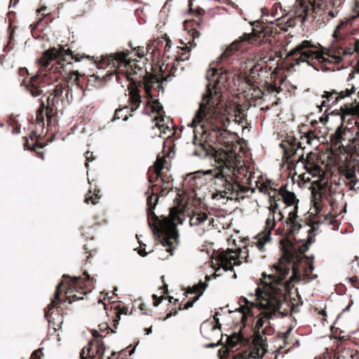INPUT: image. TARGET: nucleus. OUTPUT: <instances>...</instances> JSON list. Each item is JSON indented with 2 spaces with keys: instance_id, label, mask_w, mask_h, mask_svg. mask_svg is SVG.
Listing matches in <instances>:
<instances>
[{
  "instance_id": "34",
  "label": "nucleus",
  "mask_w": 359,
  "mask_h": 359,
  "mask_svg": "<svg viewBox=\"0 0 359 359\" xmlns=\"http://www.w3.org/2000/svg\"><path fill=\"white\" fill-rule=\"evenodd\" d=\"M121 111H122V109H116L115 111L114 118H112L111 121H114L115 120L120 119L121 118L120 113Z\"/></svg>"
},
{
  "instance_id": "41",
  "label": "nucleus",
  "mask_w": 359,
  "mask_h": 359,
  "mask_svg": "<svg viewBox=\"0 0 359 359\" xmlns=\"http://www.w3.org/2000/svg\"><path fill=\"white\" fill-rule=\"evenodd\" d=\"M218 344H209L205 346L206 348H214L217 346Z\"/></svg>"
},
{
  "instance_id": "53",
  "label": "nucleus",
  "mask_w": 359,
  "mask_h": 359,
  "mask_svg": "<svg viewBox=\"0 0 359 359\" xmlns=\"http://www.w3.org/2000/svg\"><path fill=\"white\" fill-rule=\"evenodd\" d=\"M337 29H335V30H334V32L333 36H334V37H337Z\"/></svg>"
},
{
  "instance_id": "51",
  "label": "nucleus",
  "mask_w": 359,
  "mask_h": 359,
  "mask_svg": "<svg viewBox=\"0 0 359 359\" xmlns=\"http://www.w3.org/2000/svg\"><path fill=\"white\" fill-rule=\"evenodd\" d=\"M341 25H342V23H341V24L338 25L336 27V29H337V30L338 31V30L341 28Z\"/></svg>"
},
{
  "instance_id": "59",
  "label": "nucleus",
  "mask_w": 359,
  "mask_h": 359,
  "mask_svg": "<svg viewBox=\"0 0 359 359\" xmlns=\"http://www.w3.org/2000/svg\"><path fill=\"white\" fill-rule=\"evenodd\" d=\"M159 304H160V301L157 302H155L154 303V306H157Z\"/></svg>"
},
{
  "instance_id": "47",
  "label": "nucleus",
  "mask_w": 359,
  "mask_h": 359,
  "mask_svg": "<svg viewBox=\"0 0 359 359\" xmlns=\"http://www.w3.org/2000/svg\"><path fill=\"white\" fill-rule=\"evenodd\" d=\"M320 314L321 316H327L326 311H325V310H322V311L320 312Z\"/></svg>"
},
{
  "instance_id": "27",
  "label": "nucleus",
  "mask_w": 359,
  "mask_h": 359,
  "mask_svg": "<svg viewBox=\"0 0 359 359\" xmlns=\"http://www.w3.org/2000/svg\"><path fill=\"white\" fill-rule=\"evenodd\" d=\"M44 104H42L41 108L38 110L36 114V120L39 121H43V111H44Z\"/></svg>"
},
{
  "instance_id": "62",
  "label": "nucleus",
  "mask_w": 359,
  "mask_h": 359,
  "mask_svg": "<svg viewBox=\"0 0 359 359\" xmlns=\"http://www.w3.org/2000/svg\"><path fill=\"white\" fill-rule=\"evenodd\" d=\"M330 15L332 17H334V13H333L330 12Z\"/></svg>"
},
{
  "instance_id": "32",
  "label": "nucleus",
  "mask_w": 359,
  "mask_h": 359,
  "mask_svg": "<svg viewBox=\"0 0 359 359\" xmlns=\"http://www.w3.org/2000/svg\"><path fill=\"white\" fill-rule=\"evenodd\" d=\"M97 197H94L93 196H88L85 199V202L87 203H89L90 202H91L93 204H96L97 202Z\"/></svg>"
},
{
  "instance_id": "48",
  "label": "nucleus",
  "mask_w": 359,
  "mask_h": 359,
  "mask_svg": "<svg viewBox=\"0 0 359 359\" xmlns=\"http://www.w3.org/2000/svg\"><path fill=\"white\" fill-rule=\"evenodd\" d=\"M290 331H291V329L288 330H287V331L284 334L285 337H287L289 335V334H290Z\"/></svg>"
},
{
  "instance_id": "10",
  "label": "nucleus",
  "mask_w": 359,
  "mask_h": 359,
  "mask_svg": "<svg viewBox=\"0 0 359 359\" xmlns=\"http://www.w3.org/2000/svg\"><path fill=\"white\" fill-rule=\"evenodd\" d=\"M225 190L219 191L213 194V198L219 199V198H227L232 200L233 199V191H240L242 193H246L248 190H251L252 192H255V188H248L246 187L241 186L238 184H232L230 182L225 181Z\"/></svg>"
},
{
  "instance_id": "38",
  "label": "nucleus",
  "mask_w": 359,
  "mask_h": 359,
  "mask_svg": "<svg viewBox=\"0 0 359 359\" xmlns=\"http://www.w3.org/2000/svg\"><path fill=\"white\" fill-rule=\"evenodd\" d=\"M73 76H75V81H77L79 80V74L77 72H72L70 76V79H73Z\"/></svg>"
},
{
  "instance_id": "60",
  "label": "nucleus",
  "mask_w": 359,
  "mask_h": 359,
  "mask_svg": "<svg viewBox=\"0 0 359 359\" xmlns=\"http://www.w3.org/2000/svg\"><path fill=\"white\" fill-rule=\"evenodd\" d=\"M350 280H351V282H353V281L355 280V278H354V277L351 278H350Z\"/></svg>"
},
{
  "instance_id": "46",
  "label": "nucleus",
  "mask_w": 359,
  "mask_h": 359,
  "mask_svg": "<svg viewBox=\"0 0 359 359\" xmlns=\"http://www.w3.org/2000/svg\"><path fill=\"white\" fill-rule=\"evenodd\" d=\"M138 253H139L141 256H143V257L146 256V255H147V253H146V252H144L143 250H139Z\"/></svg>"
},
{
  "instance_id": "13",
  "label": "nucleus",
  "mask_w": 359,
  "mask_h": 359,
  "mask_svg": "<svg viewBox=\"0 0 359 359\" xmlns=\"http://www.w3.org/2000/svg\"><path fill=\"white\" fill-rule=\"evenodd\" d=\"M342 48L337 47L334 48H323L321 51H318L320 54H323L325 58L327 56L334 60V62L336 64L340 63L343 57L341 56Z\"/></svg>"
},
{
  "instance_id": "64",
  "label": "nucleus",
  "mask_w": 359,
  "mask_h": 359,
  "mask_svg": "<svg viewBox=\"0 0 359 359\" xmlns=\"http://www.w3.org/2000/svg\"><path fill=\"white\" fill-rule=\"evenodd\" d=\"M288 280H286L285 283H284L285 285H288Z\"/></svg>"
},
{
  "instance_id": "3",
  "label": "nucleus",
  "mask_w": 359,
  "mask_h": 359,
  "mask_svg": "<svg viewBox=\"0 0 359 359\" xmlns=\"http://www.w3.org/2000/svg\"><path fill=\"white\" fill-rule=\"evenodd\" d=\"M207 79L210 83L207 86V91L203 95L199 108L196 111L193 120L188 124L189 127H196L203 121L208 122L214 117L215 110L219 102V84L225 82V74H218L217 69L212 68L207 73Z\"/></svg>"
},
{
  "instance_id": "43",
  "label": "nucleus",
  "mask_w": 359,
  "mask_h": 359,
  "mask_svg": "<svg viewBox=\"0 0 359 359\" xmlns=\"http://www.w3.org/2000/svg\"><path fill=\"white\" fill-rule=\"evenodd\" d=\"M146 334H149L152 332V327H149L145 330Z\"/></svg>"
},
{
  "instance_id": "7",
  "label": "nucleus",
  "mask_w": 359,
  "mask_h": 359,
  "mask_svg": "<svg viewBox=\"0 0 359 359\" xmlns=\"http://www.w3.org/2000/svg\"><path fill=\"white\" fill-rule=\"evenodd\" d=\"M277 211H279L278 205L276 202L271 203L269 207V214L265 223V229L257 235V241L255 243L256 247L260 251H262L265 245L271 240V231L276 226V214Z\"/></svg>"
},
{
  "instance_id": "45",
  "label": "nucleus",
  "mask_w": 359,
  "mask_h": 359,
  "mask_svg": "<svg viewBox=\"0 0 359 359\" xmlns=\"http://www.w3.org/2000/svg\"><path fill=\"white\" fill-rule=\"evenodd\" d=\"M93 334L94 337L97 338L99 336L98 331L93 330Z\"/></svg>"
},
{
  "instance_id": "2",
  "label": "nucleus",
  "mask_w": 359,
  "mask_h": 359,
  "mask_svg": "<svg viewBox=\"0 0 359 359\" xmlns=\"http://www.w3.org/2000/svg\"><path fill=\"white\" fill-rule=\"evenodd\" d=\"M158 201V197L156 196H150L147 198V204L149 206L148 224L161 243L162 249H160V251H165L167 253L164 255L159 252L158 257L161 259H165L172 255V252L178 243L179 233L175 221L177 219L180 224H182L183 222L178 217L177 210L174 208L170 210L169 217H158L154 211Z\"/></svg>"
},
{
  "instance_id": "11",
  "label": "nucleus",
  "mask_w": 359,
  "mask_h": 359,
  "mask_svg": "<svg viewBox=\"0 0 359 359\" xmlns=\"http://www.w3.org/2000/svg\"><path fill=\"white\" fill-rule=\"evenodd\" d=\"M297 210V205L293 206L292 210H290L288 217L285 221L288 233H294L302 228V225L298 221Z\"/></svg>"
},
{
  "instance_id": "24",
  "label": "nucleus",
  "mask_w": 359,
  "mask_h": 359,
  "mask_svg": "<svg viewBox=\"0 0 359 359\" xmlns=\"http://www.w3.org/2000/svg\"><path fill=\"white\" fill-rule=\"evenodd\" d=\"M261 34V32L257 30L255 28H253L252 33L244 34L242 37V41H250L254 37H258L259 34Z\"/></svg>"
},
{
  "instance_id": "39",
  "label": "nucleus",
  "mask_w": 359,
  "mask_h": 359,
  "mask_svg": "<svg viewBox=\"0 0 359 359\" xmlns=\"http://www.w3.org/2000/svg\"><path fill=\"white\" fill-rule=\"evenodd\" d=\"M351 54V51L349 49H346V50H341V56L343 55H350Z\"/></svg>"
},
{
  "instance_id": "49",
  "label": "nucleus",
  "mask_w": 359,
  "mask_h": 359,
  "mask_svg": "<svg viewBox=\"0 0 359 359\" xmlns=\"http://www.w3.org/2000/svg\"><path fill=\"white\" fill-rule=\"evenodd\" d=\"M50 309H51L53 306H55V300L52 302V304L49 305Z\"/></svg>"
},
{
  "instance_id": "40",
  "label": "nucleus",
  "mask_w": 359,
  "mask_h": 359,
  "mask_svg": "<svg viewBox=\"0 0 359 359\" xmlns=\"http://www.w3.org/2000/svg\"><path fill=\"white\" fill-rule=\"evenodd\" d=\"M96 80H98V78L95 76L94 75H92L90 76V79H89V83L92 82V81H95Z\"/></svg>"
},
{
  "instance_id": "19",
  "label": "nucleus",
  "mask_w": 359,
  "mask_h": 359,
  "mask_svg": "<svg viewBox=\"0 0 359 359\" xmlns=\"http://www.w3.org/2000/svg\"><path fill=\"white\" fill-rule=\"evenodd\" d=\"M305 169L307 172L309 173L312 177H321L323 175V172L318 165H313L311 163H307L305 166Z\"/></svg>"
},
{
  "instance_id": "37",
  "label": "nucleus",
  "mask_w": 359,
  "mask_h": 359,
  "mask_svg": "<svg viewBox=\"0 0 359 359\" xmlns=\"http://www.w3.org/2000/svg\"><path fill=\"white\" fill-rule=\"evenodd\" d=\"M284 218L282 212L280 211H278V212H277V217H276V219L278 220V221H281L283 220Z\"/></svg>"
},
{
  "instance_id": "33",
  "label": "nucleus",
  "mask_w": 359,
  "mask_h": 359,
  "mask_svg": "<svg viewBox=\"0 0 359 359\" xmlns=\"http://www.w3.org/2000/svg\"><path fill=\"white\" fill-rule=\"evenodd\" d=\"M92 156H93V153H90V151H87L86 153V161H87V162L86 163V167L88 166V162L90 161H93V158Z\"/></svg>"
},
{
  "instance_id": "16",
  "label": "nucleus",
  "mask_w": 359,
  "mask_h": 359,
  "mask_svg": "<svg viewBox=\"0 0 359 359\" xmlns=\"http://www.w3.org/2000/svg\"><path fill=\"white\" fill-rule=\"evenodd\" d=\"M282 197L283 201L288 206L297 205L298 200L296 198L295 194L293 192L289 191H284L282 193Z\"/></svg>"
},
{
  "instance_id": "14",
  "label": "nucleus",
  "mask_w": 359,
  "mask_h": 359,
  "mask_svg": "<svg viewBox=\"0 0 359 359\" xmlns=\"http://www.w3.org/2000/svg\"><path fill=\"white\" fill-rule=\"evenodd\" d=\"M323 180H317L314 182L313 187L311 189V194L313 196V201L314 203L315 206H317L318 201L321 198V194L320 192V190L323 189L325 187L326 183L322 182Z\"/></svg>"
},
{
  "instance_id": "29",
  "label": "nucleus",
  "mask_w": 359,
  "mask_h": 359,
  "mask_svg": "<svg viewBox=\"0 0 359 359\" xmlns=\"http://www.w3.org/2000/svg\"><path fill=\"white\" fill-rule=\"evenodd\" d=\"M88 355L86 356L95 357V354L97 352L96 347H94L93 344H90V348L88 349Z\"/></svg>"
},
{
  "instance_id": "36",
  "label": "nucleus",
  "mask_w": 359,
  "mask_h": 359,
  "mask_svg": "<svg viewBox=\"0 0 359 359\" xmlns=\"http://www.w3.org/2000/svg\"><path fill=\"white\" fill-rule=\"evenodd\" d=\"M140 104H139L138 102H137V104L130 102V107L131 111H135L139 107Z\"/></svg>"
},
{
  "instance_id": "20",
  "label": "nucleus",
  "mask_w": 359,
  "mask_h": 359,
  "mask_svg": "<svg viewBox=\"0 0 359 359\" xmlns=\"http://www.w3.org/2000/svg\"><path fill=\"white\" fill-rule=\"evenodd\" d=\"M240 43L239 41H233L226 49V50L220 55L219 57V60L225 59L229 57L231 55H233L236 52V48L237 46Z\"/></svg>"
},
{
  "instance_id": "21",
  "label": "nucleus",
  "mask_w": 359,
  "mask_h": 359,
  "mask_svg": "<svg viewBox=\"0 0 359 359\" xmlns=\"http://www.w3.org/2000/svg\"><path fill=\"white\" fill-rule=\"evenodd\" d=\"M241 340V336L238 333H233L227 338V344L229 347H234Z\"/></svg>"
},
{
  "instance_id": "1",
  "label": "nucleus",
  "mask_w": 359,
  "mask_h": 359,
  "mask_svg": "<svg viewBox=\"0 0 359 359\" xmlns=\"http://www.w3.org/2000/svg\"><path fill=\"white\" fill-rule=\"evenodd\" d=\"M275 273L269 275L268 279H265L266 286L262 291L259 287L256 289L255 302H250L245 298V306H241L238 311L242 313V320L246 318L250 313V308L257 306L260 309H265L262 316L256 322L255 327V337L250 352V357L252 358H261L266 352V338L267 326L262 329L265 324H268V320L276 311H279L285 299V294L280 288L281 281L289 273L290 266H286L283 262L274 266ZM264 278H266V276Z\"/></svg>"
},
{
  "instance_id": "63",
  "label": "nucleus",
  "mask_w": 359,
  "mask_h": 359,
  "mask_svg": "<svg viewBox=\"0 0 359 359\" xmlns=\"http://www.w3.org/2000/svg\"><path fill=\"white\" fill-rule=\"evenodd\" d=\"M355 125L358 126V127L359 126V122L358 121H355Z\"/></svg>"
},
{
  "instance_id": "4",
  "label": "nucleus",
  "mask_w": 359,
  "mask_h": 359,
  "mask_svg": "<svg viewBox=\"0 0 359 359\" xmlns=\"http://www.w3.org/2000/svg\"><path fill=\"white\" fill-rule=\"evenodd\" d=\"M238 156L235 152L231 150L221 153L217 157V165L215 170H208L205 174H212L216 178H224L227 181V177L230 173L237 178H240V175H243L242 180L243 182L249 184H252V177L248 174V171L245 167L241 166L236 168V162Z\"/></svg>"
},
{
  "instance_id": "56",
  "label": "nucleus",
  "mask_w": 359,
  "mask_h": 359,
  "mask_svg": "<svg viewBox=\"0 0 359 359\" xmlns=\"http://www.w3.org/2000/svg\"><path fill=\"white\" fill-rule=\"evenodd\" d=\"M149 90H150V88L148 87H146V91H147V94L149 93Z\"/></svg>"
},
{
  "instance_id": "26",
  "label": "nucleus",
  "mask_w": 359,
  "mask_h": 359,
  "mask_svg": "<svg viewBox=\"0 0 359 359\" xmlns=\"http://www.w3.org/2000/svg\"><path fill=\"white\" fill-rule=\"evenodd\" d=\"M203 294V292H199L198 295H197L192 301H189L186 303L184 305V309H188L191 307H192L194 304V303L198 301L200 298V297Z\"/></svg>"
},
{
  "instance_id": "42",
  "label": "nucleus",
  "mask_w": 359,
  "mask_h": 359,
  "mask_svg": "<svg viewBox=\"0 0 359 359\" xmlns=\"http://www.w3.org/2000/svg\"><path fill=\"white\" fill-rule=\"evenodd\" d=\"M39 351H40V350L34 351L30 359H34L35 357L37 355V354L39 353Z\"/></svg>"
},
{
  "instance_id": "50",
  "label": "nucleus",
  "mask_w": 359,
  "mask_h": 359,
  "mask_svg": "<svg viewBox=\"0 0 359 359\" xmlns=\"http://www.w3.org/2000/svg\"><path fill=\"white\" fill-rule=\"evenodd\" d=\"M172 316V313H168V314H167V316H166L165 319H168V318H170Z\"/></svg>"
},
{
  "instance_id": "9",
  "label": "nucleus",
  "mask_w": 359,
  "mask_h": 359,
  "mask_svg": "<svg viewBox=\"0 0 359 359\" xmlns=\"http://www.w3.org/2000/svg\"><path fill=\"white\" fill-rule=\"evenodd\" d=\"M353 92V87L351 89H346L345 90H341L339 93L335 90L332 92L325 91L323 97L325 98V100H323L320 105L318 107L322 110L323 107H332L337 102L339 98H344L348 97L351 95Z\"/></svg>"
},
{
  "instance_id": "55",
  "label": "nucleus",
  "mask_w": 359,
  "mask_h": 359,
  "mask_svg": "<svg viewBox=\"0 0 359 359\" xmlns=\"http://www.w3.org/2000/svg\"><path fill=\"white\" fill-rule=\"evenodd\" d=\"M184 49H185V50H187L188 51H189V50H190V49H191V48H190V47H189V46H186V47L184 48Z\"/></svg>"
},
{
  "instance_id": "5",
  "label": "nucleus",
  "mask_w": 359,
  "mask_h": 359,
  "mask_svg": "<svg viewBox=\"0 0 359 359\" xmlns=\"http://www.w3.org/2000/svg\"><path fill=\"white\" fill-rule=\"evenodd\" d=\"M311 47H314V46L311 41L304 40L289 51L287 54V57H292L293 65H299L302 63H306L307 65L311 66L310 59L313 58L317 59L321 62H332V60L325 58L323 54H320L318 51L308 50V48Z\"/></svg>"
},
{
  "instance_id": "58",
  "label": "nucleus",
  "mask_w": 359,
  "mask_h": 359,
  "mask_svg": "<svg viewBox=\"0 0 359 359\" xmlns=\"http://www.w3.org/2000/svg\"><path fill=\"white\" fill-rule=\"evenodd\" d=\"M196 36H194V38H196V36L197 37H199V33L198 32H196Z\"/></svg>"
},
{
  "instance_id": "30",
  "label": "nucleus",
  "mask_w": 359,
  "mask_h": 359,
  "mask_svg": "<svg viewBox=\"0 0 359 359\" xmlns=\"http://www.w3.org/2000/svg\"><path fill=\"white\" fill-rule=\"evenodd\" d=\"M163 165L161 162H156L155 163V170H156V173L159 175L161 170H163Z\"/></svg>"
},
{
  "instance_id": "35",
  "label": "nucleus",
  "mask_w": 359,
  "mask_h": 359,
  "mask_svg": "<svg viewBox=\"0 0 359 359\" xmlns=\"http://www.w3.org/2000/svg\"><path fill=\"white\" fill-rule=\"evenodd\" d=\"M31 93L32 95L35 97L40 95L41 90L38 88H34V89L31 90Z\"/></svg>"
},
{
  "instance_id": "22",
  "label": "nucleus",
  "mask_w": 359,
  "mask_h": 359,
  "mask_svg": "<svg viewBox=\"0 0 359 359\" xmlns=\"http://www.w3.org/2000/svg\"><path fill=\"white\" fill-rule=\"evenodd\" d=\"M208 285L205 283H203L200 281L197 285H195L192 287L189 288L187 291L188 293H196L198 291L204 292V290L206 289Z\"/></svg>"
},
{
  "instance_id": "12",
  "label": "nucleus",
  "mask_w": 359,
  "mask_h": 359,
  "mask_svg": "<svg viewBox=\"0 0 359 359\" xmlns=\"http://www.w3.org/2000/svg\"><path fill=\"white\" fill-rule=\"evenodd\" d=\"M303 252H301L297 257V261L294 258L291 256L289 260L290 264H292V275L290 277V280L292 281L294 279H297L299 276L304 272V266H302L301 263H297L303 259Z\"/></svg>"
},
{
  "instance_id": "8",
  "label": "nucleus",
  "mask_w": 359,
  "mask_h": 359,
  "mask_svg": "<svg viewBox=\"0 0 359 359\" xmlns=\"http://www.w3.org/2000/svg\"><path fill=\"white\" fill-rule=\"evenodd\" d=\"M241 249L227 250L219 255V266L224 271L232 270L233 266L242 263Z\"/></svg>"
},
{
  "instance_id": "28",
  "label": "nucleus",
  "mask_w": 359,
  "mask_h": 359,
  "mask_svg": "<svg viewBox=\"0 0 359 359\" xmlns=\"http://www.w3.org/2000/svg\"><path fill=\"white\" fill-rule=\"evenodd\" d=\"M256 187L259 189L260 192L267 194L268 193V186L264 184H259L257 181H255Z\"/></svg>"
},
{
  "instance_id": "57",
  "label": "nucleus",
  "mask_w": 359,
  "mask_h": 359,
  "mask_svg": "<svg viewBox=\"0 0 359 359\" xmlns=\"http://www.w3.org/2000/svg\"><path fill=\"white\" fill-rule=\"evenodd\" d=\"M196 36H194V38H196V36L197 37H199V33L198 32H196Z\"/></svg>"
},
{
  "instance_id": "44",
  "label": "nucleus",
  "mask_w": 359,
  "mask_h": 359,
  "mask_svg": "<svg viewBox=\"0 0 359 359\" xmlns=\"http://www.w3.org/2000/svg\"><path fill=\"white\" fill-rule=\"evenodd\" d=\"M60 285H59L57 286V290L56 294H55V299L58 298V296L60 294V290H60Z\"/></svg>"
},
{
  "instance_id": "6",
  "label": "nucleus",
  "mask_w": 359,
  "mask_h": 359,
  "mask_svg": "<svg viewBox=\"0 0 359 359\" xmlns=\"http://www.w3.org/2000/svg\"><path fill=\"white\" fill-rule=\"evenodd\" d=\"M72 50L69 48L65 49L64 47L59 48H53L44 51L43 56L39 59V62L41 67H46L50 61L57 60L58 64L61 65L60 68L65 69L72 66V62L67 60V57H71Z\"/></svg>"
},
{
  "instance_id": "52",
  "label": "nucleus",
  "mask_w": 359,
  "mask_h": 359,
  "mask_svg": "<svg viewBox=\"0 0 359 359\" xmlns=\"http://www.w3.org/2000/svg\"><path fill=\"white\" fill-rule=\"evenodd\" d=\"M356 137L359 139V126L358 127V130L356 132Z\"/></svg>"
},
{
  "instance_id": "23",
  "label": "nucleus",
  "mask_w": 359,
  "mask_h": 359,
  "mask_svg": "<svg viewBox=\"0 0 359 359\" xmlns=\"http://www.w3.org/2000/svg\"><path fill=\"white\" fill-rule=\"evenodd\" d=\"M130 102L131 103H141V97L139 94V91L137 89H132L130 92Z\"/></svg>"
},
{
  "instance_id": "61",
  "label": "nucleus",
  "mask_w": 359,
  "mask_h": 359,
  "mask_svg": "<svg viewBox=\"0 0 359 359\" xmlns=\"http://www.w3.org/2000/svg\"><path fill=\"white\" fill-rule=\"evenodd\" d=\"M218 315V313H216L215 316V319L217 321L218 320L217 319L216 316Z\"/></svg>"
},
{
  "instance_id": "18",
  "label": "nucleus",
  "mask_w": 359,
  "mask_h": 359,
  "mask_svg": "<svg viewBox=\"0 0 359 359\" xmlns=\"http://www.w3.org/2000/svg\"><path fill=\"white\" fill-rule=\"evenodd\" d=\"M127 55L128 54L124 52L121 53H111L109 55L110 60L111 61H116L119 63L124 64L125 67H127V65L129 64L130 61L127 60Z\"/></svg>"
},
{
  "instance_id": "17",
  "label": "nucleus",
  "mask_w": 359,
  "mask_h": 359,
  "mask_svg": "<svg viewBox=\"0 0 359 359\" xmlns=\"http://www.w3.org/2000/svg\"><path fill=\"white\" fill-rule=\"evenodd\" d=\"M208 219V215L205 213L197 212L194 214L189 220L190 226H198Z\"/></svg>"
},
{
  "instance_id": "54",
  "label": "nucleus",
  "mask_w": 359,
  "mask_h": 359,
  "mask_svg": "<svg viewBox=\"0 0 359 359\" xmlns=\"http://www.w3.org/2000/svg\"><path fill=\"white\" fill-rule=\"evenodd\" d=\"M84 354H85V349H83L82 353H81V356L83 358H84Z\"/></svg>"
},
{
  "instance_id": "25",
  "label": "nucleus",
  "mask_w": 359,
  "mask_h": 359,
  "mask_svg": "<svg viewBox=\"0 0 359 359\" xmlns=\"http://www.w3.org/2000/svg\"><path fill=\"white\" fill-rule=\"evenodd\" d=\"M152 109L153 111H155L160 115L158 118L163 117L161 116V113L163 112V105L158 100L153 101Z\"/></svg>"
},
{
  "instance_id": "15",
  "label": "nucleus",
  "mask_w": 359,
  "mask_h": 359,
  "mask_svg": "<svg viewBox=\"0 0 359 359\" xmlns=\"http://www.w3.org/2000/svg\"><path fill=\"white\" fill-rule=\"evenodd\" d=\"M156 123L153 127L154 134L158 137H161L163 134H166L167 130H169V127L165 124V120L163 117L155 118Z\"/></svg>"
},
{
  "instance_id": "31",
  "label": "nucleus",
  "mask_w": 359,
  "mask_h": 359,
  "mask_svg": "<svg viewBox=\"0 0 359 359\" xmlns=\"http://www.w3.org/2000/svg\"><path fill=\"white\" fill-rule=\"evenodd\" d=\"M355 74H359V60L355 67H354L353 70L349 74V78L351 79L354 78Z\"/></svg>"
}]
</instances>
